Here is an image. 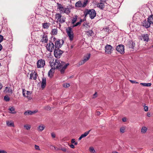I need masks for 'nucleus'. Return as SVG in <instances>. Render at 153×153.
<instances>
[{
    "instance_id": "obj_1",
    "label": "nucleus",
    "mask_w": 153,
    "mask_h": 153,
    "mask_svg": "<svg viewBox=\"0 0 153 153\" xmlns=\"http://www.w3.org/2000/svg\"><path fill=\"white\" fill-rule=\"evenodd\" d=\"M57 4L58 9L62 12L65 13L67 14H68L70 13V11L69 8L64 7L61 4L58 3Z\"/></svg>"
},
{
    "instance_id": "obj_2",
    "label": "nucleus",
    "mask_w": 153,
    "mask_h": 153,
    "mask_svg": "<svg viewBox=\"0 0 153 153\" xmlns=\"http://www.w3.org/2000/svg\"><path fill=\"white\" fill-rule=\"evenodd\" d=\"M88 2V0H84L83 2L81 1H79L76 3L75 6L76 7H85L86 6Z\"/></svg>"
},
{
    "instance_id": "obj_3",
    "label": "nucleus",
    "mask_w": 153,
    "mask_h": 153,
    "mask_svg": "<svg viewBox=\"0 0 153 153\" xmlns=\"http://www.w3.org/2000/svg\"><path fill=\"white\" fill-rule=\"evenodd\" d=\"M62 62H60L59 60L58 59H56L55 61L52 62L51 63V67H53L54 69H59L61 67Z\"/></svg>"
},
{
    "instance_id": "obj_4",
    "label": "nucleus",
    "mask_w": 153,
    "mask_h": 153,
    "mask_svg": "<svg viewBox=\"0 0 153 153\" xmlns=\"http://www.w3.org/2000/svg\"><path fill=\"white\" fill-rule=\"evenodd\" d=\"M66 30L70 40L72 41L74 38V33L72 31V28L71 27H68L67 28Z\"/></svg>"
},
{
    "instance_id": "obj_5",
    "label": "nucleus",
    "mask_w": 153,
    "mask_h": 153,
    "mask_svg": "<svg viewBox=\"0 0 153 153\" xmlns=\"http://www.w3.org/2000/svg\"><path fill=\"white\" fill-rule=\"evenodd\" d=\"M91 56L90 53H88L85 55L83 58V59L79 62V65H81L84 64L86 62L88 61L90 59Z\"/></svg>"
},
{
    "instance_id": "obj_6",
    "label": "nucleus",
    "mask_w": 153,
    "mask_h": 153,
    "mask_svg": "<svg viewBox=\"0 0 153 153\" xmlns=\"http://www.w3.org/2000/svg\"><path fill=\"white\" fill-rule=\"evenodd\" d=\"M114 50V48L110 45H106L105 46V53L110 54Z\"/></svg>"
},
{
    "instance_id": "obj_7",
    "label": "nucleus",
    "mask_w": 153,
    "mask_h": 153,
    "mask_svg": "<svg viewBox=\"0 0 153 153\" xmlns=\"http://www.w3.org/2000/svg\"><path fill=\"white\" fill-rule=\"evenodd\" d=\"M69 65L68 63L65 64L64 62H62V65L61 67H59L58 69L62 74H63L64 73L65 70L66 69L67 67Z\"/></svg>"
},
{
    "instance_id": "obj_8",
    "label": "nucleus",
    "mask_w": 153,
    "mask_h": 153,
    "mask_svg": "<svg viewBox=\"0 0 153 153\" xmlns=\"http://www.w3.org/2000/svg\"><path fill=\"white\" fill-rule=\"evenodd\" d=\"M63 52L62 51L60 50L59 48H55L54 54L55 56L58 58H59L62 54L63 53Z\"/></svg>"
},
{
    "instance_id": "obj_9",
    "label": "nucleus",
    "mask_w": 153,
    "mask_h": 153,
    "mask_svg": "<svg viewBox=\"0 0 153 153\" xmlns=\"http://www.w3.org/2000/svg\"><path fill=\"white\" fill-rule=\"evenodd\" d=\"M47 50L50 52H51L53 50H55V47L54 45L52 42H49L46 46Z\"/></svg>"
},
{
    "instance_id": "obj_10",
    "label": "nucleus",
    "mask_w": 153,
    "mask_h": 153,
    "mask_svg": "<svg viewBox=\"0 0 153 153\" xmlns=\"http://www.w3.org/2000/svg\"><path fill=\"white\" fill-rule=\"evenodd\" d=\"M31 93L30 91H26L25 89H23L22 90L23 96L24 97H26L29 100H30L32 99V97L30 96V95Z\"/></svg>"
},
{
    "instance_id": "obj_11",
    "label": "nucleus",
    "mask_w": 153,
    "mask_h": 153,
    "mask_svg": "<svg viewBox=\"0 0 153 153\" xmlns=\"http://www.w3.org/2000/svg\"><path fill=\"white\" fill-rule=\"evenodd\" d=\"M86 14H88L89 15L91 19H93L96 16V13L94 9L88 10Z\"/></svg>"
},
{
    "instance_id": "obj_12",
    "label": "nucleus",
    "mask_w": 153,
    "mask_h": 153,
    "mask_svg": "<svg viewBox=\"0 0 153 153\" xmlns=\"http://www.w3.org/2000/svg\"><path fill=\"white\" fill-rule=\"evenodd\" d=\"M116 50L121 54L124 53V46L122 45H119L116 47Z\"/></svg>"
},
{
    "instance_id": "obj_13",
    "label": "nucleus",
    "mask_w": 153,
    "mask_h": 153,
    "mask_svg": "<svg viewBox=\"0 0 153 153\" xmlns=\"http://www.w3.org/2000/svg\"><path fill=\"white\" fill-rule=\"evenodd\" d=\"M37 64L38 68H41L43 67L45 65V62L44 60L40 59L38 61Z\"/></svg>"
},
{
    "instance_id": "obj_14",
    "label": "nucleus",
    "mask_w": 153,
    "mask_h": 153,
    "mask_svg": "<svg viewBox=\"0 0 153 153\" xmlns=\"http://www.w3.org/2000/svg\"><path fill=\"white\" fill-rule=\"evenodd\" d=\"M38 75L35 71H32L30 74V79H33L36 80Z\"/></svg>"
},
{
    "instance_id": "obj_15",
    "label": "nucleus",
    "mask_w": 153,
    "mask_h": 153,
    "mask_svg": "<svg viewBox=\"0 0 153 153\" xmlns=\"http://www.w3.org/2000/svg\"><path fill=\"white\" fill-rule=\"evenodd\" d=\"M64 43L63 41V40H58L56 41L55 42V48H58L61 47L62 45H63Z\"/></svg>"
},
{
    "instance_id": "obj_16",
    "label": "nucleus",
    "mask_w": 153,
    "mask_h": 153,
    "mask_svg": "<svg viewBox=\"0 0 153 153\" xmlns=\"http://www.w3.org/2000/svg\"><path fill=\"white\" fill-rule=\"evenodd\" d=\"M151 25V24L148 22V20L146 21L145 20L143 22V26L146 28H148L150 27Z\"/></svg>"
},
{
    "instance_id": "obj_17",
    "label": "nucleus",
    "mask_w": 153,
    "mask_h": 153,
    "mask_svg": "<svg viewBox=\"0 0 153 153\" xmlns=\"http://www.w3.org/2000/svg\"><path fill=\"white\" fill-rule=\"evenodd\" d=\"M41 87L42 89H44L46 85V80L45 77H42V82L41 83Z\"/></svg>"
},
{
    "instance_id": "obj_18",
    "label": "nucleus",
    "mask_w": 153,
    "mask_h": 153,
    "mask_svg": "<svg viewBox=\"0 0 153 153\" xmlns=\"http://www.w3.org/2000/svg\"><path fill=\"white\" fill-rule=\"evenodd\" d=\"M4 93H9L12 94L13 91L12 89L10 87H6L5 88V89L4 91Z\"/></svg>"
},
{
    "instance_id": "obj_19",
    "label": "nucleus",
    "mask_w": 153,
    "mask_h": 153,
    "mask_svg": "<svg viewBox=\"0 0 153 153\" xmlns=\"http://www.w3.org/2000/svg\"><path fill=\"white\" fill-rule=\"evenodd\" d=\"M48 40L47 36L45 34H44L42 36V39H41V41L42 42H44L45 43H47Z\"/></svg>"
},
{
    "instance_id": "obj_20",
    "label": "nucleus",
    "mask_w": 153,
    "mask_h": 153,
    "mask_svg": "<svg viewBox=\"0 0 153 153\" xmlns=\"http://www.w3.org/2000/svg\"><path fill=\"white\" fill-rule=\"evenodd\" d=\"M55 18L56 19V22L58 23L59 21V20L62 17L60 13H57L55 16Z\"/></svg>"
},
{
    "instance_id": "obj_21",
    "label": "nucleus",
    "mask_w": 153,
    "mask_h": 153,
    "mask_svg": "<svg viewBox=\"0 0 153 153\" xmlns=\"http://www.w3.org/2000/svg\"><path fill=\"white\" fill-rule=\"evenodd\" d=\"M51 67L52 68L50 70L48 73V76L51 77H52L53 76L55 69L53 67Z\"/></svg>"
},
{
    "instance_id": "obj_22",
    "label": "nucleus",
    "mask_w": 153,
    "mask_h": 153,
    "mask_svg": "<svg viewBox=\"0 0 153 153\" xmlns=\"http://www.w3.org/2000/svg\"><path fill=\"white\" fill-rule=\"evenodd\" d=\"M143 39L144 41H148L149 40V37L147 34H143L142 36Z\"/></svg>"
},
{
    "instance_id": "obj_23",
    "label": "nucleus",
    "mask_w": 153,
    "mask_h": 153,
    "mask_svg": "<svg viewBox=\"0 0 153 153\" xmlns=\"http://www.w3.org/2000/svg\"><path fill=\"white\" fill-rule=\"evenodd\" d=\"M135 45V43L133 41L129 42L128 43V46L130 48L134 49Z\"/></svg>"
},
{
    "instance_id": "obj_24",
    "label": "nucleus",
    "mask_w": 153,
    "mask_h": 153,
    "mask_svg": "<svg viewBox=\"0 0 153 153\" xmlns=\"http://www.w3.org/2000/svg\"><path fill=\"white\" fill-rule=\"evenodd\" d=\"M8 110L10 111L9 113L11 114H15L16 113V111H15V108L13 107L10 108L8 109Z\"/></svg>"
},
{
    "instance_id": "obj_25",
    "label": "nucleus",
    "mask_w": 153,
    "mask_h": 153,
    "mask_svg": "<svg viewBox=\"0 0 153 153\" xmlns=\"http://www.w3.org/2000/svg\"><path fill=\"white\" fill-rule=\"evenodd\" d=\"M45 126L43 125H41L37 127V130L39 131H42L45 128Z\"/></svg>"
},
{
    "instance_id": "obj_26",
    "label": "nucleus",
    "mask_w": 153,
    "mask_h": 153,
    "mask_svg": "<svg viewBox=\"0 0 153 153\" xmlns=\"http://www.w3.org/2000/svg\"><path fill=\"white\" fill-rule=\"evenodd\" d=\"M97 6L101 9H103L105 7L104 4L102 2L98 3L97 4Z\"/></svg>"
},
{
    "instance_id": "obj_27",
    "label": "nucleus",
    "mask_w": 153,
    "mask_h": 153,
    "mask_svg": "<svg viewBox=\"0 0 153 153\" xmlns=\"http://www.w3.org/2000/svg\"><path fill=\"white\" fill-rule=\"evenodd\" d=\"M148 20L151 24L152 23H153V15H151L149 16L148 18Z\"/></svg>"
},
{
    "instance_id": "obj_28",
    "label": "nucleus",
    "mask_w": 153,
    "mask_h": 153,
    "mask_svg": "<svg viewBox=\"0 0 153 153\" xmlns=\"http://www.w3.org/2000/svg\"><path fill=\"white\" fill-rule=\"evenodd\" d=\"M147 128L146 127L143 126L142 128L141 132L142 134H145L147 131Z\"/></svg>"
},
{
    "instance_id": "obj_29",
    "label": "nucleus",
    "mask_w": 153,
    "mask_h": 153,
    "mask_svg": "<svg viewBox=\"0 0 153 153\" xmlns=\"http://www.w3.org/2000/svg\"><path fill=\"white\" fill-rule=\"evenodd\" d=\"M44 28H48L50 24L48 23H45L42 24Z\"/></svg>"
},
{
    "instance_id": "obj_30",
    "label": "nucleus",
    "mask_w": 153,
    "mask_h": 153,
    "mask_svg": "<svg viewBox=\"0 0 153 153\" xmlns=\"http://www.w3.org/2000/svg\"><path fill=\"white\" fill-rule=\"evenodd\" d=\"M7 125L8 126L14 127V124L13 122L11 121H7Z\"/></svg>"
},
{
    "instance_id": "obj_31",
    "label": "nucleus",
    "mask_w": 153,
    "mask_h": 153,
    "mask_svg": "<svg viewBox=\"0 0 153 153\" xmlns=\"http://www.w3.org/2000/svg\"><path fill=\"white\" fill-rule=\"evenodd\" d=\"M140 84L144 86L149 87L151 86L152 84L151 83H140Z\"/></svg>"
},
{
    "instance_id": "obj_32",
    "label": "nucleus",
    "mask_w": 153,
    "mask_h": 153,
    "mask_svg": "<svg viewBox=\"0 0 153 153\" xmlns=\"http://www.w3.org/2000/svg\"><path fill=\"white\" fill-rule=\"evenodd\" d=\"M90 131L91 130H90L88 131L85 132L83 134H82L81 136L82 138L86 137L89 134Z\"/></svg>"
},
{
    "instance_id": "obj_33",
    "label": "nucleus",
    "mask_w": 153,
    "mask_h": 153,
    "mask_svg": "<svg viewBox=\"0 0 153 153\" xmlns=\"http://www.w3.org/2000/svg\"><path fill=\"white\" fill-rule=\"evenodd\" d=\"M33 114L32 111H28L24 113V114L26 115H32Z\"/></svg>"
},
{
    "instance_id": "obj_34",
    "label": "nucleus",
    "mask_w": 153,
    "mask_h": 153,
    "mask_svg": "<svg viewBox=\"0 0 153 153\" xmlns=\"http://www.w3.org/2000/svg\"><path fill=\"white\" fill-rule=\"evenodd\" d=\"M52 33L53 35H56L57 33V29L56 28L52 29Z\"/></svg>"
},
{
    "instance_id": "obj_35",
    "label": "nucleus",
    "mask_w": 153,
    "mask_h": 153,
    "mask_svg": "<svg viewBox=\"0 0 153 153\" xmlns=\"http://www.w3.org/2000/svg\"><path fill=\"white\" fill-rule=\"evenodd\" d=\"M89 151L91 153H96L94 148L92 147H91L89 148Z\"/></svg>"
},
{
    "instance_id": "obj_36",
    "label": "nucleus",
    "mask_w": 153,
    "mask_h": 153,
    "mask_svg": "<svg viewBox=\"0 0 153 153\" xmlns=\"http://www.w3.org/2000/svg\"><path fill=\"white\" fill-rule=\"evenodd\" d=\"M26 130H28L30 129L31 128V126L30 125L26 124L24 126Z\"/></svg>"
},
{
    "instance_id": "obj_37",
    "label": "nucleus",
    "mask_w": 153,
    "mask_h": 153,
    "mask_svg": "<svg viewBox=\"0 0 153 153\" xmlns=\"http://www.w3.org/2000/svg\"><path fill=\"white\" fill-rule=\"evenodd\" d=\"M126 128V127L125 126H122L120 128V132L122 133H124L125 132Z\"/></svg>"
},
{
    "instance_id": "obj_38",
    "label": "nucleus",
    "mask_w": 153,
    "mask_h": 153,
    "mask_svg": "<svg viewBox=\"0 0 153 153\" xmlns=\"http://www.w3.org/2000/svg\"><path fill=\"white\" fill-rule=\"evenodd\" d=\"M4 100L8 102L9 101L10 98V97L7 95L5 96L4 97Z\"/></svg>"
},
{
    "instance_id": "obj_39",
    "label": "nucleus",
    "mask_w": 153,
    "mask_h": 153,
    "mask_svg": "<svg viewBox=\"0 0 153 153\" xmlns=\"http://www.w3.org/2000/svg\"><path fill=\"white\" fill-rule=\"evenodd\" d=\"M77 19V16L76 15L73 19H72V23L73 24H74L76 21Z\"/></svg>"
},
{
    "instance_id": "obj_40",
    "label": "nucleus",
    "mask_w": 153,
    "mask_h": 153,
    "mask_svg": "<svg viewBox=\"0 0 153 153\" xmlns=\"http://www.w3.org/2000/svg\"><path fill=\"white\" fill-rule=\"evenodd\" d=\"M63 86L65 88H67L70 86V85L69 83H64L63 85Z\"/></svg>"
},
{
    "instance_id": "obj_41",
    "label": "nucleus",
    "mask_w": 153,
    "mask_h": 153,
    "mask_svg": "<svg viewBox=\"0 0 153 153\" xmlns=\"http://www.w3.org/2000/svg\"><path fill=\"white\" fill-rule=\"evenodd\" d=\"M65 19H64L63 17H61L60 19L59 20V23H62L65 22Z\"/></svg>"
},
{
    "instance_id": "obj_42",
    "label": "nucleus",
    "mask_w": 153,
    "mask_h": 153,
    "mask_svg": "<svg viewBox=\"0 0 153 153\" xmlns=\"http://www.w3.org/2000/svg\"><path fill=\"white\" fill-rule=\"evenodd\" d=\"M82 22V20H81V21L78 22H77L75 25H74L73 26V27H76L78 25H80L81 24V22Z\"/></svg>"
},
{
    "instance_id": "obj_43",
    "label": "nucleus",
    "mask_w": 153,
    "mask_h": 153,
    "mask_svg": "<svg viewBox=\"0 0 153 153\" xmlns=\"http://www.w3.org/2000/svg\"><path fill=\"white\" fill-rule=\"evenodd\" d=\"M3 39V36L2 35H0V43L2 41Z\"/></svg>"
},
{
    "instance_id": "obj_44",
    "label": "nucleus",
    "mask_w": 153,
    "mask_h": 153,
    "mask_svg": "<svg viewBox=\"0 0 153 153\" xmlns=\"http://www.w3.org/2000/svg\"><path fill=\"white\" fill-rule=\"evenodd\" d=\"M144 109L145 111H147L148 110V108L147 106H145Z\"/></svg>"
},
{
    "instance_id": "obj_45",
    "label": "nucleus",
    "mask_w": 153,
    "mask_h": 153,
    "mask_svg": "<svg viewBox=\"0 0 153 153\" xmlns=\"http://www.w3.org/2000/svg\"><path fill=\"white\" fill-rule=\"evenodd\" d=\"M60 150L63 151L64 152H65L67 151V149L65 148H62L60 149Z\"/></svg>"
},
{
    "instance_id": "obj_46",
    "label": "nucleus",
    "mask_w": 153,
    "mask_h": 153,
    "mask_svg": "<svg viewBox=\"0 0 153 153\" xmlns=\"http://www.w3.org/2000/svg\"><path fill=\"white\" fill-rule=\"evenodd\" d=\"M51 136L53 138H55L56 137V135L53 132L51 133Z\"/></svg>"
},
{
    "instance_id": "obj_47",
    "label": "nucleus",
    "mask_w": 153,
    "mask_h": 153,
    "mask_svg": "<svg viewBox=\"0 0 153 153\" xmlns=\"http://www.w3.org/2000/svg\"><path fill=\"white\" fill-rule=\"evenodd\" d=\"M35 148L36 150H39V146L36 145H35Z\"/></svg>"
},
{
    "instance_id": "obj_48",
    "label": "nucleus",
    "mask_w": 153,
    "mask_h": 153,
    "mask_svg": "<svg viewBox=\"0 0 153 153\" xmlns=\"http://www.w3.org/2000/svg\"><path fill=\"white\" fill-rule=\"evenodd\" d=\"M0 153H7V152L4 150H0Z\"/></svg>"
},
{
    "instance_id": "obj_49",
    "label": "nucleus",
    "mask_w": 153,
    "mask_h": 153,
    "mask_svg": "<svg viewBox=\"0 0 153 153\" xmlns=\"http://www.w3.org/2000/svg\"><path fill=\"white\" fill-rule=\"evenodd\" d=\"M130 81L132 83H138L137 82L135 81L130 80Z\"/></svg>"
},
{
    "instance_id": "obj_50",
    "label": "nucleus",
    "mask_w": 153,
    "mask_h": 153,
    "mask_svg": "<svg viewBox=\"0 0 153 153\" xmlns=\"http://www.w3.org/2000/svg\"><path fill=\"white\" fill-rule=\"evenodd\" d=\"M70 147L72 149H74L75 148L74 145L72 144H71L69 145Z\"/></svg>"
},
{
    "instance_id": "obj_51",
    "label": "nucleus",
    "mask_w": 153,
    "mask_h": 153,
    "mask_svg": "<svg viewBox=\"0 0 153 153\" xmlns=\"http://www.w3.org/2000/svg\"><path fill=\"white\" fill-rule=\"evenodd\" d=\"M75 142V139H72L71 140V142L72 143H74Z\"/></svg>"
},
{
    "instance_id": "obj_52",
    "label": "nucleus",
    "mask_w": 153,
    "mask_h": 153,
    "mask_svg": "<svg viewBox=\"0 0 153 153\" xmlns=\"http://www.w3.org/2000/svg\"><path fill=\"white\" fill-rule=\"evenodd\" d=\"M97 92L95 93V94L93 95V97L94 98L96 97H97Z\"/></svg>"
},
{
    "instance_id": "obj_53",
    "label": "nucleus",
    "mask_w": 153,
    "mask_h": 153,
    "mask_svg": "<svg viewBox=\"0 0 153 153\" xmlns=\"http://www.w3.org/2000/svg\"><path fill=\"white\" fill-rule=\"evenodd\" d=\"M126 118L125 117L123 118L122 119V120L123 122H126Z\"/></svg>"
},
{
    "instance_id": "obj_54",
    "label": "nucleus",
    "mask_w": 153,
    "mask_h": 153,
    "mask_svg": "<svg viewBox=\"0 0 153 153\" xmlns=\"http://www.w3.org/2000/svg\"><path fill=\"white\" fill-rule=\"evenodd\" d=\"M97 115H99L100 114V111H98L97 112Z\"/></svg>"
},
{
    "instance_id": "obj_55",
    "label": "nucleus",
    "mask_w": 153,
    "mask_h": 153,
    "mask_svg": "<svg viewBox=\"0 0 153 153\" xmlns=\"http://www.w3.org/2000/svg\"><path fill=\"white\" fill-rule=\"evenodd\" d=\"M2 87V85L0 82V90L1 89Z\"/></svg>"
},
{
    "instance_id": "obj_56",
    "label": "nucleus",
    "mask_w": 153,
    "mask_h": 153,
    "mask_svg": "<svg viewBox=\"0 0 153 153\" xmlns=\"http://www.w3.org/2000/svg\"><path fill=\"white\" fill-rule=\"evenodd\" d=\"M54 148L55 149V150H60V149H59V148H56L55 147H54Z\"/></svg>"
},
{
    "instance_id": "obj_57",
    "label": "nucleus",
    "mask_w": 153,
    "mask_h": 153,
    "mask_svg": "<svg viewBox=\"0 0 153 153\" xmlns=\"http://www.w3.org/2000/svg\"><path fill=\"white\" fill-rule=\"evenodd\" d=\"M101 2H105L106 0H100Z\"/></svg>"
},
{
    "instance_id": "obj_58",
    "label": "nucleus",
    "mask_w": 153,
    "mask_h": 153,
    "mask_svg": "<svg viewBox=\"0 0 153 153\" xmlns=\"http://www.w3.org/2000/svg\"><path fill=\"white\" fill-rule=\"evenodd\" d=\"M147 115L148 117H150V114L149 112H148L147 114Z\"/></svg>"
},
{
    "instance_id": "obj_59",
    "label": "nucleus",
    "mask_w": 153,
    "mask_h": 153,
    "mask_svg": "<svg viewBox=\"0 0 153 153\" xmlns=\"http://www.w3.org/2000/svg\"><path fill=\"white\" fill-rule=\"evenodd\" d=\"M2 46L1 44H0V51L2 50Z\"/></svg>"
},
{
    "instance_id": "obj_60",
    "label": "nucleus",
    "mask_w": 153,
    "mask_h": 153,
    "mask_svg": "<svg viewBox=\"0 0 153 153\" xmlns=\"http://www.w3.org/2000/svg\"><path fill=\"white\" fill-rule=\"evenodd\" d=\"M37 112V111L35 110V111H32L33 114H35Z\"/></svg>"
},
{
    "instance_id": "obj_61",
    "label": "nucleus",
    "mask_w": 153,
    "mask_h": 153,
    "mask_svg": "<svg viewBox=\"0 0 153 153\" xmlns=\"http://www.w3.org/2000/svg\"><path fill=\"white\" fill-rule=\"evenodd\" d=\"M82 138H83L82 136H81L78 139L79 140H81Z\"/></svg>"
},
{
    "instance_id": "obj_62",
    "label": "nucleus",
    "mask_w": 153,
    "mask_h": 153,
    "mask_svg": "<svg viewBox=\"0 0 153 153\" xmlns=\"http://www.w3.org/2000/svg\"><path fill=\"white\" fill-rule=\"evenodd\" d=\"M74 144L75 145H77V144L78 143H77V142H75L74 143Z\"/></svg>"
},
{
    "instance_id": "obj_63",
    "label": "nucleus",
    "mask_w": 153,
    "mask_h": 153,
    "mask_svg": "<svg viewBox=\"0 0 153 153\" xmlns=\"http://www.w3.org/2000/svg\"><path fill=\"white\" fill-rule=\"evenodd\" d=\"M48 109H50V107L47 106Z\"/></svg>"
},
{
    "instance_id": "obj_64",
    "label": "nucleus",
    "mask_w": 153,
    "mask_h": 153,
    "mask_svg": "<svg viewBox=\"0 0 153 153\" xmlns=\"http://www.w3.org/2000/svg\"><path fill=\"white\" fill-rule=\"evenodd\" d=\"M112 153H118L117 152H113Z\"/></svg>"
}]
</instances>
